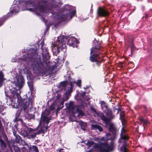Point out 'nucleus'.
Wrapping results in <instances>:
<instances>
[{
  "mask_svg": "<svg viewBox=\"0 0 152 152\" xmlns=\"http://www.w3.org/2000/svg\"><path fill=\"white\" fill-rule=\"evenodd\" d=\"M15 0L10 8V12L8 13L7 15V17L3 16L0 18V26L3 24L7 19L10 17V16H9L10 14H15L18 13L21 5H22L23 10H28L34 12L38 15L43 17L46 14L45 9L43 5L39 4L36 5L33 1L20 0L16 1L15 3Z\"/></svg>",
  "mask_w": 152,
  "mask_h": 152,
  "instance_id": "f257e3e1",
  "label": "nucleus"
},
{
  "mask_svg": "<svg viewBox=\"0 0 152 152\" xmlns=\"http://www.w3.org/2000/svg\"><path fill=\"white\" fill-rule=\"evenodd\" d=\"M37 50L32 48L27 50V53L26 55H23L22 58L16 59L13 58L12 59V62H17L21 64H23V62L26 61H30L33 63L32 66L34 72L35 73L40 72L42 70L43 66L42 63L39 61V58L38 57Z\"/></svg>",
  "mask_w": 152,
  "mask_h": 152,
  "instance_id": "f03ea898",
  "label": "nucleus"
},
{
  "mask_svg": "<svg viewBox=\"0 0 152 152\" xmlns=\"http://www.w3.org/2000/svg\"><path fill=\"white\" fill-rule=\"evenodd\" d=\"M24 84L23 77L20 75L16 76L15 79L13 84L16 87L12 89H10L7 92L5 91L6 96L11 100H17L18 102L20 98L21 93L20 89L22 88Z\"/></svg>",
  "mask_w": 152,
  "mask_h": 152,
  "instance_id": "7ed1b4c3",
  "label": "nucleus"
},
{
  "mask_svg": "<svg viewBox=\"0 0 152 152\" xmlns=\"http://www.w3.org/2000/svg\"><path fill=\"white\" fill-rule=\"evenodd\" d=\"M101 51L100 46L99 45H97L91 49L90 60L92 62H96L98 66L103 60V56L101 54Z\"/></svg>",
  "mask_w": 152,
  "mask_h": 152,
  "instance_id": "20e7f679",
  "label": "nucleus"
},
{
  "mask_svg": "<svg viewBox=\"0 0 152 152\" xmlns=\"http://www.w3.org/2000/svg\"><path fill=\"white\" fill-rule=\"evenodd\" d=\"M64 39V37L63 35L58 37L57 41L53 46H51L52 51L53 53H58L62 50L64 52L66 51V47Z\"/></svg>",
  "mask_w": 152,
  "mask_h": 152,
  "instance_id": "39448f33",
  "label": "nucleus"
},
{
  "mask_svg": "<svg viewBox=\"0 0 152 152\" xmlns=\"http://www.w3.org/2000/svg\"><path fill=\"white\" fill-rule=\"evenodd\" d=\"M65 8L66 10H69V12L65 15H63L59 18L58 19L60 22L69 20L75 15L76 9L75 7L67 5L66 6Z\"/></svg>",
  "mask_w": 152,
  "mask_h": 152,
  "instance_id": "423d86ee",
  "label": "nucleus"
},
{
  "mask_svg": "<svg viewBox=\"0 0 152 152\" xmlns=\"http://www.w3.org/2000/svg\"><path fill=\"white\" fill-rule=\"evenodd\" d=\"M106 108L107 109V111L106 113V117L102 112L98 113L97 114L98 116L99 117L107 126L108 125L109 122L114 118L115 116L112 114L111 110L107 109V106H106Z\"/></svg>",
  "mask_w": 152,
  "mask_h": 152,
  "instance_id": "0eeeda50",
  "label": "nucleus"
},
{
  "mask_svg": "<svg viewBox=\"0 0 152 152\" xmlns=\"http://www.w3.org/2000/svg\"><path fill=\"white\" fill-rule=\"evenodd\" d=\"M129 138V137L125 134H121L119 140V146L121 145L120 148V152H128L126 148L127 141Z\"/></svg>",
  "mask_w": 152,
  "mask_h": 152,
  "instance_id": "6e6552de",
  "label": "nucleus"
},
{
  "mask_svg": "<svg viewBox=\"0 0 152 152\" xmlns=\"http://www.w3.org/2000/svg\"><path fill=\"white\" fill-rule=\"evenodd\" d=\"M50 118L46 116H43L39 121V124H42L43 126L37 132V133H45L47 132V130L48 129L47 125L49 123Z\"/></svg>",
  "mask_w": 152,
  "mask_h": 152,
  "instance_id": "1a4fd4ad",
  "label": "nucleus"
},
{
  "mask_svg": "<svg viewBox=\"0 0 152 152\" xmlns=\"http://www.w3.org/2000/svg\"><path fill=\"white\" fill-rule=\"evenodd\" d=\"M113 144L109 145L106 142L101 143L99 147V152H109L113 149Z\"/></svg>",
  "mask_w": 152,
  "mask_h": 152,
  "instance_id": "9d476101",
  "label": "nucleus"
},
{
  "mask_svg": "<svg viewBox=\"0 0 152 152\" xmlns=\"http://www.w3.org/2000/svg\"><path fill=\"white\" fill-rule=\"evenodd\" d=\"M75 83L78 86L80 87L81 85V80H78L76 82L75 81H72L70 83V87L68 88V90L66 92V94H69L72 92L73 84Z\"/></svg>",
  "mask_w": 152,
  "mask_h": 152,
  "instance_id": "9b49d317",
  "label": "nucleus"
},
{
  "mask_svg": "<svg viewBox=\"0 0 152 152\" xmlns=\"http://www.w3.org/2000/svg\"><path fill=\"white\" fill-rule=\"evenodd\" d=\"M66 39L67 40L66 42L67 44L70 46L74 47L73 45L75 43H77L78 41L75 37H69L67 39L66 38Z\"/></svg>",
  "mask_w": 152,
  "mask_h": 152,
  "instance_id": "f8f14e48",
  "label": "nucleus"
},
{
  "mask_svg": "<svg viewBox=\"0 0 152 152\" xmlns=\"http://www.w3.org/2000/svg\"><path fill=\"white\" fill-rule=\"evenodd\" d=\"M97 12L98 15L101 17L109 15V12L107 11L100 7L98 9Z\"/></svg>",
  "mask_w": 152,
  "mask_h": 152,
  "instance_id": "ddd939ff",
  "label": "nucleus"
},
{
  "mask_svg": "<svg viewBox=\"0 0 152 152\" xmlns=\"http://www.w3.org/2000/svg\"><path fill=\"white\" fill-rule=\"evenodd\" d=\"M42 58H44L45 57H46L47 59H49L50 56H49L48 49L44 47V45H42Z\"/></svg>",
  "mask_w": 152,
  "mask_h": 152,
  "instance_id": "4468645a",
  "label": "nucleus"
},
{
  "mask_svg": "<svg viewBox=\"0 0 152 152\" xmlns=\"http://www.w3.org/2000/svg\"><path fill=\"white\" fill-rule=\"evenodd\" d=\"M91 129L98 130L99 132H101L103 131L102 127L98 124H92L91 125Z\"/></svg>",
  "mask_w": 152,
  "mask_h": 152,
  "instance_id": "2eb2a0df",
  "label": "nucleus"
},
{
  "mask_svg": "<svg viewBox=\"0 0 152 152\" xmlns=\"http://www.w3.org/2000/svg\"><path fill=\"white\" fill-rule=\"evenodd\" d=\"M34 132V130L31 128H28L27 126H25L23 127V130L22 131L21 133H29Z\"/></svg>",
  "mask_w": 152,
  "mask_h": 152,
  "instance_id": "dca6fc26",
  "label": "nucleus"
},
{
  "mask_svg": "<svg viewBox=\"0 0 152 152\" xmlns=\"http://www.w3.org/2000/svg\"><path fill=\"white\" fill-rule=\"evenodd\" d=\"M31 100L29 99L28 101H26V102H23V103H21L22 104L21 105L22 107L23 108L24 111L26 110L30 104V103L31 104Z\"/></svg>",
  "mask_w": 152,
  "mask_h": 152,
  "instance_id": "f3484780",
  "label": "nucleus"
},
{
  "mask_svg": "<svg viewBox=\"0 0 152 152\" xmlns=\"http://www.w3.org/2000/svg\"><path fill=\"white\" fill-rule=\"evenodd\" d=\"M109 131L112 133H116L117 132V130L115 126L113 124L110 125L108 129Z\"/></svg>",
  "mask_w": 152,
  "mask_h": 152,
  "instance_id": "a211bd4d",
  "label": "nucleus"
},
{
  "mask_svg": "<svg viewBox=\"0 0 152 152\" xmlns=\"http://www.w3.org/2000/svg\"><path fill=\"white\" fill-rule=\"evenodd\" d=\"M5 80L4 77V75L2 71H0V87H1L4 81Z\"/></svg>",
  "mask_w": 152,
  "mask_h": 152,
  "instance_id": "6ab92c4d",
  "label": "nucleus"
},
{
  "mask_svg": "<svg viewBox=\"0 0 152 152\" xmlns=\"http://www.w3.org/2000/svg\"><path fill=\"white\" fill-rule=\"evenodd\" d=\"M28 148L29 150L30 151H32L34 152H39L38 147L36 145H31Z\"/></svg>",
  "mask_w": 152,
  "mask_h": 152,
  "instance_id": "aec40b11",
  "label": "nucleus"
},
{
  "mask_svg": "<svg viewBox=\"0 0 152 152\" xmlns=\"http://www.w3.org/2000/svg\"><path fill=\"white\" fill-rule=\"evenodd\" d=\"M22 135L26 136L28 139H33L36 137L37 134H21Z\"/></svg>",
  "mask_w": 152,
  "mask_h": 152,
  "instance_id": "412c9836",
  "label": "nucleus"
},
{
  "mask_svg": "<svg viewBox=\"0 0 152 152\" xmlns=\"http://www.w3.org/2000/svg\"><path fill=\"white\" fill-rule=\"evenodd\" d=\"M139 121L140 122H139L138 123H139V124L140 125L142 123V125L144 127V125H147L149 123L146 120L141 117H140L139 118Z\"/></svg>",
  "mask_w": 152,
  "mask_h": 152,
  "instance_id": "4be33fe9",
  "label": "nucleus"
},
{
  "mask_svg": "<svg viewBox=\"0 0 152 152\" xmlns=\"http://www.w3.org/2000/svg\"><path fill=\"white\" fill-rule=\"evenodd\" d=\"M81 129L83 130H85L87 128L86 123L82 122L80 123Z\"/></svg>",
  "mask_w": 152,
  "mask_h": 152,
  "instance_id": "5701e85b",
  "label": "nucleus"
},
{
  "mask_svg": "<svg viewBox=\"0 0 152 152\" xmlns=\"http://www.w3.org/2000/svg\"><path fill=\"white\" fill-rule=\"evenodd\" d=\"M28 85L29 89L32 92L33 91H34V89L33 88V83L31 81H28Z\"/></svg>",
  "mask_w": 152,
  "mask_h": 152,
  "instance_id": "b1692460",
  "label": "nucleus"
},
{
  "mask_svg": "<svg viewBox=\"0 0 152 152\" xmlns=\"http://www.w3.org/2000/svg\"><path fill=\"white\" fill-rule=\"evenodd\" d=\"M68 108L71 110H73L74 109L75 107L73 102H70L69 103Z\"/></svg>",
  "mask_w": 152,
  "mask_h": 152,
  "instance_id": "393cba45",
  "label": "nucleus"
},
{
  "mask_svg": "<svg viewBox=\"0 0 152 152\" xmlns=\"http://www.w3.org/2000/svg\"><path fill=\"white\" fill-rule=\"evenodd\" d=\"M14 136L16 137V141L17 142H18L21 140V138L20 136L17 135V134H13Z\"/></svg>",
  "mask_w": 152,
  "mask_h": 152,
  "instance_id": "a878e982",
  "label": "nucleus"
},
{
  "mask_svg": "<svg viewBox=\"0 0 152 152\" xmlns=\"http://www.w3.org/2000/svg\"><path fill=\"white\" fill-rule=\"evenodd\" d=\"M64 101H63L60 102V106H58L56 110L57 112L60 109H61L64 107Z\"/></svg>",
  "mask_w": 152,
  "mask_h": 152,
  "instance_id": "bb28decb",
  "label": "nucleus"
},
{
  "mask_svg": "<svg viewBox=\"0 0 152 152\" xmlns=\"http://www.w3.org/2000/svg\"><path fill=\"white\" fill-rule=\"evenodd\" d=\"M77 111L78 113L77 115L78 117H80V116H82L84 115V113L82 111L78 109H77Z\"/></svg>",
  "mask_w": 152,
  "mask_h": 152,
  "instance_id": "cd10ccee",
  "label": "nucleus"
},
{
  "mask_svg": "<svg viewBox=\"0 0 152 152\" xmlns=\"http://www.w3.org/2000/svg\"><path fill=\"white\" fill-rule=\"evenodd\" d=\"M56 105L54 103H52L49 107V110L51 111H53L55 109Z\"/></svg>",
  "mask_w": 152,
  "mask_h": 152,
  "instance_id": "c85d7f7f",
  "label": "nucleus"
},
{
  "mask_svg": "<svg viewBox=\"0 0 152 152\" xmlns=\"http://www.w3.org/2000/svg\"><path fill=\"white\" fill-rule=\"evenodd\" d=\"M13 147L15 152H20V149L18 147L15 146H13Z\"/></svg>",
  "mask_w": 152,
  "mask_h": 152,
  "instance_id": "c756f323",
  "label": "nucleus"
},
{
  "mask_svg": "<svg viewBox=\"0 0 152 152\" xmlns=\"http://www.w3.org/2000/svg\"><path fill=\"white\" fill-rule=\"evenodd\" d=\"M56 68V66L55 65H53L51 66H49L48 69L50 70V71H52L53 70L55 69Z\"/></svg>",
  "mask_w": 152,
  "mask_h": 152,
  "instance_id": "7c9ffc66",
  "label": "nucleus"
},
{
  "mask_svg": "<svg viewBox=\"0 0 152 152\" xmlns=\"http://www.w3.org/2000/svg\"><path fill=\"white\" fill-rule=\"evenodd\" d=\"M90 109H91V111H92L94 112L95 113H96V115H97V116H98L97 113L100 112H97L96 111V109L93 107H90Z\"/></svg>",
  "mask_w": 152,
  "mask_h": 152,
  "instance_id": "2f4dec72",
  "label": "nucleus"
},
{
  "mask_svg": "<svg viewBox=\"0 0 152 152\" xmlns=\"http://www.w3.org/2000/svg\"><path fill=\"white\" fill-rule=\"evenodd\" d=\"M122 125H123V123L122 122ZM126 132V130L124 128V127L123 126V127L122 128L121 130V133H125V132Z\"/></svg>",
  "mask_w": 152,
  "mask_h": 152,
  "instance_id": "473e14b6",
  "label": "nucleus"
},
{
  "mask_svg": "<svg viewBox=\"0 0 152 152\" xmlns=\"http://www.w3.org/2000/svg\"><path fill=\"white\" fill-rule=\"evenodd\" d=\"M49 1V0H42L41 2L43 4L47 5L48 4V1Z\"/></svg>",
  "mask_w": 152,
  "mask_h": 152,
  "instance_id": "72a5a7b5",
  "label": "nucleus"
},
{
  "mask_svg": "<svg viewBox=\"0 0 152 152\" xmlns=\"http://www.w3.org/2000/svg\"><path fill=\"white\" fill-rule=\"evenodd\" d=\"M50 4L51 5V7L54 8H56L58 7L57 5H55L53 3H50Z\"/></svg>",
  "mask_w": 152,
  "mask_h": 152,
  "instance_id": "f704fd0d",
  "label": "nucleus"
},
{
  "mask_svg": "<svg viewBox=\"0 0 152 152\" xmlns=\"http://www.w3.org/2000/svg\"><path fill=\"white\" fill-rule=\"evenodd\" d=\"M18 115H17V114H16V116L15 118H14L13 120V121H14V122H16V121H17L18 120V119L17 118V116H19V114H18Z\"/></svg>",
  "mask_w": 152,
  "mask_h": 152,
  "instance_id": "c9c22d12",
  "label": "nucleus"
},
{
  "mask_svg": "<svg viewBox=\"0 0 152 152\" xmlns=\"http://www.w3.org/2000/svg\"><path fill=\"white\" fill-rule=\"evenodd\" d=\"M86 145L89 147H90L92 145V143L90 142H88L86 144Z\"/></svg>",
  "mask_w": 152,
  "mask_h": 152,
  "instance_id": "e433bc0d",
  "label": "nucleus"
},
{
  "mask_svg": "<svg viewBox=\"0 0 152 152\" xmlns=\"http://www.w3.org/2000/svg\"><path fill=\"white\" fill-rule=\"evenodd\" d=\"M4 109V107L2 105H0V112H1Z\"/></svg>",
  "mask_w": 152,
  "mask_h": 152,
  "instance_id": "4c0bfd02",
  "label": "nucleus"
},
{
  "mask_svg": "<svg viewBox=\"0 0 152 152\" xmlns=\"http://www.w3.org/2000/svg\"><path fill=\"white\" fill-rule=\"evenodd\" d=\"M131 47V50H134V45L133 44H131V45L130 46Z\"/></svg>",
  "mask_w": 152,
  "mask_h": 152,
  "instance_id": "58836bf2",
  "label": "nucleus"
},
{
  "mask_svg": "<svg viewBox=\"0 0 152 152\" xmlns=\"http://www.w3.org/2000/svg\"><path fill=\"white\" fill-rule=\"evenodd\" d=\"M61 85L63 86H66V84L65 82H63L61 83Z\"/></svg>",
  "mask_w": 152,
  "mask_h": 152,
  "instance_id": "ea45409f",
  "label": "nucleus"
},
{
  "mask_svg": "<svg viewBox=\"0 0 152 152\" xmlns=\"http://www.w3.org/2000/svg\"><path fill=\"white\" fill-rule=\"evenodd\" d=\"M59 152H64V151L63 149H60L59 150Z\"/></svg>",
  "mask_w": 152,
  "mask_h": 152,
  "instance_id": "a19ab883",
  "label": "nucleus"
},
{
  "mask_svg": "<svg viewBox=\"0 0 152 152\" xmlns=\"http://www.w3.org/2000/svg\"><path fill=\"white\" fill-rule=\"evenodd\" d=\"M60 96L59 94H58L57 96V98L58 99H59L60 98Z\"/></svg>",
  "mask_w": 152,
  "mask_h": 152,
  "instance_id": "79ce46f5",
  "label": "nucleus"
},
{
  "mask_svg": "<svg viewBox=\"0 0 152 152\" xmlns=\"http://www.w3.org/2000/svg\"><path fill=\"white\" fill-rule=\"evenodd\" d=\"M69 120L71 121H75L74 120L72 119L71 118H69Z\"/></svg>",
  "mask_w": 152,
  "mask_h": 152,
  "instance_id": "37998d69",
  "label": "nucleus"
},
{
  "mask_svg": "<svg viewBox=\"0 0 152 152\" xmlns=\"http://www.w3.org/2000/svg\"><path fill=\"white\" fill-rule=\"evenodd\" d=\"M148 152H152V148H151V149L149 150Z\"/></svg>",
  "mask_w": 152,
  "mask_h": 152,
  "instance_id": "c03bdc74",
  "label": "nucleus"
},
{
  "mask_svg": "<svg viewBox=\"0 0 152 152\" xmlns=\"http://www.w3.org/2000/svg\"><path fill=\"white\" fill-rule=\"evenodd\" d=\"M106 135L107 136H110V134H109V133L106 134Z\"/></svg>",
  "mask_w": 152,
  "mask_h": 152,
  "instance_id": "a18cd8bd",
  "label": "nucleus"
},
{
  "mask_svg": "<svg viewBox=\"0 0 152 152\" xmlns=\"http://www.w3.org/2000/svg\"><path fill=\"white\" fill-rule=\"evenodd\" d=\"M65 64H66V65H68L69 64V63H68V62L67 61H66L65 62Z\"/></svg>",
  "mask_w": 152,
  "mask_h": 152,
  "instance_id": "49530a36",
  "label": "nucleus"
},
{
  "mask_svg": "<svg viewBox=\"0 0 152 152\" xmlns=\"http://www.w3.org/2000/svg\"><path fill=\"white\" fill-rule=\"evenodd\" d=\"M1 122H0V129H1Z\"/></svg>",
  "mask_w": 152,
  "mask_h": 152,
  "instance_id": "de8ad7c7",
  "label": "nucleus"
},
{
  "mask_svg": "<svg viewBox=\"0 0 152 152\" xmlns=\"http://www.w3.org/2000/svg\"><path fill=\"white\" fill-rule=\"evenodd\" d=\"M116 110H118V111H117V113H118V111L120 110V109L119 108H118L116 109Z\"/></svg>",
  "mask_w": 152,
  "mask_h": 152,
  "instance_id": "09e8293b",
  "label": "nucleus"
},
{
  "mask_svg": "<svg viewBox=\"0 0 152 152\" xmlns=\"http://www.w3.org/2000/svg\"><path fill=\"white\" fill-rule=\"evenodd\" d=\"M81 100H82V101H85V99H84L83 98V99H81Z\"/></svg>",
  "mask_w": 152,
  "mask_h": 152,
  "instance_id": "8fccbe9b",
  "label": "nucleus"
},
{
  "mask_svg": "<svg viewBox=\"0 0 152 152\" xmlns=\"http://www.w3.org/2000/svg\"><path fill=\"white\" fill-rule=\"evenodd\" d=\"M86 152H91V150H89V151H87Z\"/></svg>",
  "mask_w": 152,
  "mask_h": 152,
  "instance_id": "3c124183",
  "label": "nucleus"
},
{
  "mask_svg": "<svg viewBox=\"0 0 152 152\" xmlns=\"http://www.w3.org/2000/svg\"><path fill=\"white\" fill-rule=\"evenodd\" d=\"M82 96L83 98H84V95H82Z\"/></svg>",
  "mask_w": 152,
  "mask_h": 152,
  "instance_id": "603ef678",
  "label": "nucleus"
},
{
  "mask_svg": "<svg viewBox=\"0 0 152 152\" xmlns=\"http://www.w3.org/2000/svg\"><path fill=\"white\" fill-rule=\"evenodd\" d=\"M92 10L91 9V11H90L91 12H92Z\"/></svg>",
  "mask_w": 152,
  "mask_h": 152,
  "instance_id": "864d4df0",
  "label": "nucleus"
},
{
  "mask_svg": "<svg viewBox=\"0 0 152 152\" xmlns=\"http://www.w3.org/2000/svg\"><path fill=\"white\" fill-rule=\"evenodd\" d=\"M47 29H48V28H47L46 29V31H47Z\"/></svg>",
  "mask_w": 152,
  "mask_h": 152,
  "instance_id": "5fc2aeb1",
  "label": "nucleus"
},
{
  "mask_svg": "<svg viewBox=\"0 0 152 152\" xmlns=\"http://www.w3.org/2000/svg\"><path fill=\"white\" fill-rule=\"evenodd\" d=\"M108 139H109V138H108L107 139V140H108Z\"/></svg>",
  "mask_w": 152,
  "mask_h": 152,
  "instance_id": "6e6d98bb",
  "label": "nucleus"
},
{
  "mask_svg": "<svg viewBox=\"0 0 152 152\" xmlns=\"http://www.w3.org/2000/svg\"><path fill=\"white\" fill-rule=\"evenodd\" d=\"M38 140H37H37H35V142H36V141H37V142H38Z\"/></svg>",
  "mask_w": 152,
  "mask_h": 152,
  "instance_id": "4d7b16f0",
  "label": "nucleus"
},
{
  "mask_svg": "<svg viewBox=\"0 0 152 152\" xmlns=\"http://www.w3.org/2000/svg\"><path fill=\"white\" fill-rule=\"evenodd\" d=\"M5 137L6 138H7V137L6 136H5Z\"/></svg>",
  "mask_w": 152,
  "mask_h": 152,
  "instance_id": "13d9d810",
  "label": "nucleus"
},
{
  "mask_svg": "<svg viewBox=\"0 0 152 152\" xmlns=\"http://www.w3.org/2000/svg\"><path fill=\"white\" fill-rule=\"evenodd\" d=\"M104 137H103V138H102V140H103V139H104Z\"/></svg>",
  "mask_w": 152,
  "mask_h": 152,
  "instance_id": "bf43d9fd",
  "label": "nucleus"
}]
</instances>
